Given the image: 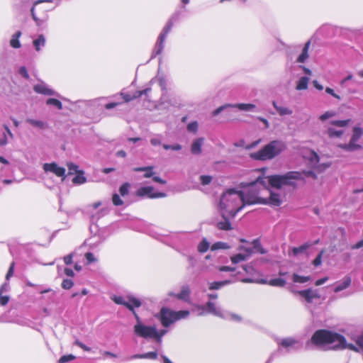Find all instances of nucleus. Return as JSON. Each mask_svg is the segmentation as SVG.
<instances>
[{"label": "nucleus", "instance_id": "nucleus-1", "mask_svg": "<svg viewBox=\"0 0 363 363\" xmlns=\"http://www.w3.org/2000/svg\"><path fill=\"white\" fill-rule=\"evenodd\" d=\"M299 177L298 173L287 172L283 175L259 176L250 183L242 182L240 186L245 188V190L228 189L223 194L220 200L221 213L224 216L228 214L230 218H233L245 205L257 202L265 203L264 201H261L258 196L259 190H257L256 188L259 185H262L264 188L270 183L274 186L279 187L284 184H293V179H297Z\"/></svg>", "mask_w": 363, "mask_h": 363}, {"label": "nucleus", "instance_id": "nucleus-2", "mask_svg": "<svg viewBox=\"0 0 363 363\" xmlns=\"http://www.w3.org/2000/svg\"><path fill=\"white\" fill-rule=\"evenodd\" d=\"M351 339L356 345L347 343L345 337L335 332L328 330H318L314 333L306 347L314 345L323 350H342L349 349L357 352H363V333L359 335H352Z\"/></svg>", "mask_w": 363, "mask_h": 363}, {"label": "nucleus", "instance_id": "nucleus-3", "mask_svg": "<svg viewBox=\"0 0 363 363\" xmlns=\"http://www.w3.org/2000/svg\"><path fill=\"white\" fill-rule=\"evenodd\" d=\"M296 173H298L300 174L299 178L297 179H293V184H284V186H294L296 185V182L298 180H302L305 177H313L315 178L316 176L315 173L313 171H303V172H295ZM269 186H271L272 187L280 189L284 185L279 187L274 186L272 185L270 183H268L265 187L263 188L262 185H259L257 186L256 189L259 190V197L260 198L261 201H264L265 203L263 202H257V203H269L271 206H279L282 203V200L281 199V196L279 194H277L275 192L271 191L268 189Z\"/></svg>", "mask_w": 363, "mask_h": 363}, {"label": "nucleus", "instance_id": "nucleus-4", "mask_svg": "<svg viewBox=\"0 0 363 363\" xmlns=\"http://www.w3.org/2000/svg\"><path fill=\"white\" fill-rule=\"evenodd\" d=\"M195 311H197L199 315L211 313L223 319L230 320L235 322H240L242 320V318L239 315L223 311L220 307L216 306V303L211 301L204 305L197 306L195 308Z\"/></svg>", "mask_w": 363, "mask_h": 363}, {"label": "nucleus", "instance_id": "nucleus-5", "mask_svg": "<svg viewBox=\"0 0 363 363\" xmlns=\"http://www.w3.org/2000/svg\"><path fill=\"white\" fill-rule=\"evenodd\" d=\"M286 148L284 142L273 140L259 151L252 153L251 157L257 160H272Z\"/></svg>", "mask_w": 363, "mask_h": 363}, {"label": "nucleus", "instance_id": "nucleus-6", "mask_svg": "<svg viewBox=\"0 0 363 363\" xmlns=\"http://www.w3.org/2000/svg\"><path fill=\"white\" fill-rule=\"evenodd\" d=\"M189 315V311H174L168 308L163 307L159 313L155 315L164 327H169L176 321L185 319Z\"/></svg>", "mask_w": 363, "mask_h": 363}, {"label": "nucleus", "instance_id": "nucleus-7", "mask_svg": "<svg viewBox=\"0 0 363 363\" xmlns=\"http://www.w3.org/2000/svg\"><path fill=\"white\" fill-rule=\"evenodd\" d=\"M54 9L51 1H38L31 9V15L38 26L44 23L47 18L46 12Z\"/></svg>", "mask_w": 363, "mask_h": 363}, {"label": "nucleus", "instance_id": "nucleus-8", "mask_svg": "<svg viewBox=\"0 0 363 363\" xmlns=\"http://www.w3.org/2000/svg\"><path fill=\"white\" fill-rule=\"evenodd\" d=\"M133 315L136 320L134 325L135 334L143 338H153V335L155 334V326H147L143 324L135 311H133Z\"/></svg>", "mask_w": 363, "mask_h": 363}, {"label": "nucleus", "instance_id": "nucleus-9", "mask_svg": "<svg viewBox=\"0 0 363 363\" xmlns=\"http://www.w3.org/2000/svg\"><path fill=\"white\" fill-rule=\"evenodd\" d=\"M363 134V129L361 127L355 126L352 130V135L349 143L339 145V147L346 151L353 152L361 149L362 146L358 143Z\"/></svg>", "mask_w": 363, "mask_h": 363}, {"label": "nucleus", "instance_id": "nucleus-10", "mask_svg": "<svg viewBox=\"0 0 363 363\" xmlns=\"http://www.w3.org/2000/svg\"><path fill=\"white\" fill-rule=\"evenodd\" d=\"M111 299L116 304L125 306L133 313L135 311V308H138L141 305V302L138 298L131 296H122L113 295L111 296Z\"/></svg>", "mask_w": 363, "mask_h": 363}, {"label": "nucleus", "instance_id": "nucleus-11", "mask_svg": "<svg viewBox=\"0 0 363 363\" xmlns=\"http://www.w3.org/2000/svg\"><path fill=\"white\" fill-rule=\"evenodd\" d=\"M173 26V22L172 20L169 21L166 26L162 29L161 33L160 34L157 41L155 44V46L154 48V50H152V58L155 57V56L160 55L163 48H164V43L165 41V38L169 31L171 30Z\"/></svg>", "mask_w": 363, "mask_h": 363}, {"label": "nucleus", "instance_id": "nucleus-12", "mask_svg": "<svg viewBox=\"0 0 363 363\" xmlns=\"http://www.w3.org/2000/svg\"><path fill=\"white\" fill-rule=\"evenodd\" d=\"M303 156L309 162V164L312 167L316 169L318 172H322L330 166V164H319V157L313 150H306L303 152Z\"/></svg>", "mask_w": 363, "mask_h": 363}, {"label": "nucleus", "instance_id": "nucleus-13", "mask_svg": "<svg viewBox=\"0 0 363 363\" xmlns=\"http://www.w3.org/2000/svg\"><path fill=\"white\" fill-rule=\"evenodd\" d=\"M228 107L236 108L240 111H251V112L257 111L256 105H255L253 104H225V105L221 106L218 107V108H216L213 112V115L217 116L221 111H223V110H225V108H227Z\"/></svg>", "mask_w": 363, "mask_h": 363}, {"label": "nucleus", "instance_id": "nucleus-14", "mask_svg": "<svg viewBox=\"0 0 363 363\" xmlns=\"http://www.w3.org/2000/svg\"><path fill=\"white\" fill-rule=\"evenodd\" d=\"M279 349L285 348L288 352L291 350H297L301 347L300 341L294 337H286L277 340Z\"/></svg>", "mask_w": 363, "mask_h": 363}, {"label": "nucleus", "instance_id": "nucleus-15", "mask_svg": "<svg viewBox=\"0 0 363 363\" xmlns=\"http://www.w3.org/2000/svg\"><path fill=\"white\" fill-rule=\"evenodd\" d=\"M137 196H146L150 199L164 198L166 196L165 193L155 192L152 186H143L138 189Z\"/></svg>", "mask_w": 363, "mask_h": 363}, {"label": "nucleus", "instance_id": "nucleus-16", "mask_svg": "<svg viewBox=\"0 0 363 363\" xmlns=\"http://www.w3.org/2000/svg\"><path fill=\"white\" fill-rule=\"evenodd\" d=\"M43 169L45 173H52L58 177H65V169L62 167H60L55 162L45 163L43 165Z\"/></svg>", "mask_w": 363, "mask_h": 363}, {"label": "nucleus", "instance_id": "nucleus-17", "mask_svg": "<svg viewBox=\"0 0 363 363\" xmlns=\"http://www.w3.org/2000/svg\"><path fill=\"white\" fill-rule=\"evenodd\" d=\"M242 281L244 283L257 282V283H261V284H268L270 286H278V287H283L286 284V281L281 278L272 279L269 280V282H267L264 279H251V278H245V279H242Z\"/></svg>", "mask_w": 363, "mask_h": 363}, {"label": "nucleus", "instance_id": "nucleus-18", "mask_svg": "<svg viewBox=\"0 0 363 363\" xmlns=\"http://www.w3.org/2000/svg\"><path fill=\"white\" fill-rule=\"evenodd\" d=\"M240 250H243L245 253H238L230 257V259L233 264H238L242 261L246 260L252 254L253 250L250 247L242 246L240 247Z\"/></svg>", "mask_w": 363, "mask_h": 363}, {"label": "nucleus", "instance_id": "nucleus-19", "mask_svg": "<svg viewBox=\"0 0 363 363\" xmlns=\"http://www.w3.org/2000/svg\"><path fill=\"white\" fill-rule=\"evenodd\" d=\"M150 83L151 84H155V83H157L158 85L160 86V87L161 88L162 91V97L160 99V101H161V104H164L166 102H168L167 101V96L166 95V85H167V83H166V80L164 79V77L162 76H157L156 77L153 78L151 81H150Z\"/></svg>", "mask_w": 363, "mask_h": 363}, {"label": "nucleus", "instance_id": "nucleus-20", "mask_svg": "<svg viewBox=\"0 0 363 363\" xmlns=\"http://www.w3.org/2000/svg\"><path fill=\"white\" fill-rule=\"evenodd\" d=\"M296 293L299 294L301 297H303L305 299V301L308 303H311L313 301V299L320 298V294L317 289L313 290L311 289H308L306 290L298 291Z\"/></svg>", "mask_w": 363, "mask_h": 363}, {"label": "nucleus", "instance_id": "nucleus-21", "mask_svg": "<svg viewBox=\"0 0 363 363\" xmlns=\"http://www.w3.org/2000/svg\"><path fill=\"white\" fill-rule=\"evenodd\" d=\"M34 91L40 94L47 96H58L54 90H52L48 84L44 82L37 84L33 87Z\"/></svg>", "mask_w": 363, "mask_h": 363}, {"label": "nucleus", "instance_id": "nucleus-22", "mask_svg": "<svg viewBox=\"0 0 363 363\" xmlns=\"http://www.w3.org/2000/svg\"><path fill=\"white\" fill-rule=\"evenodd\" d=\"M235 281H236L235 275H231L230 278L228 279L209 283L208 289L210 290H218L228 284L234 283Z\"/></svg>", "mask_w": 363, "mask_h": 363}, {"label": "nucleus", "instance_id": "nucleus-23", "mask_svg": "<svg viewBox=\"0 0 363 363\" xmlns=\"http://www.w3.org/2000/svg\"><path fill=\"white\" fill-rule=\"evenodd\" d=\"M351 81L352 83L353 84H359V82L355 80L354 79H353V75L352 74H349L347 77H345L344 79H342L340 82V84L342 88L343 89H347V92L349 94H355L357 93V90L356 89H351L349 87V82Z\"/></svg>", "mask_w": 363, "mask_h": 363}, {"label": "nucleus", "instance_id": "nucleus-24", "mask_svg": "<svg viewBox=\"0 0 363 363\" xmlns=\"http://www.w3.org/2000/svg\"><path fill=\"white\" fill-rule=\"evenodd\" d=\"M150 90V88H146L143 91H136L132 95L130 94L121 93V96L125 102H128L134 99L140 97L143 94L147 95Z\"/></svg>", "mask_w": 363, "mask_h": 363}, {"label": "nucleus", "instance_id": "nucleus-25", "mask_svg": "<svg viewBox=\"0 0 363 363\" xmlns=\"http://www.w3.org/2000/svg\"><path fill=\"white\" fill-rule=\"evenodd\" d=\"M311 45V41H307L303 48H302L301 54L298 56L296 60L297 63H305L309 57L308 50Z\"/></svg>", "mask_w": 363, "mask_h": 363}, {"label": "nucleus", "instance_id": "nucleus-26", "mask_svg": "<svg viewBox=\"0 0 363 363\" xmlns=\"http://www.w3.org/2000/svg\"><path fill=\"white\" fill-rule=\"evenodd\" d=\"M274 108L276 109L278 114L281 116H289L293 113V110L288 106L279 104L277 101L272 102Z\"/></svg>", "mask_w": 363, "mask_h": 363}, {"label": "nucleus", "instance_id": "nucleus-27", "mask_svg": "<svg viewBox=\"0 0 363 363\" xmlns=\"http://www.w3.org/2000/svg\"><path fill=\"white\" fill-rule=\"evenodd\" d=\"M204 138H199L196 139L191 144V152L194 155H199L201 152V147L203 145Z\"/></svg>", "mask_w": 363, "mask_h": 363}, {"label": "nucleus", "instance_id": "nucleus-28", "mask_svg": "<svg viewBox=\"0 0 363 363\" xmlns=\"http://www.w3.org/2000/svg\"><path fill=\"white\" fill-rule=\"evenodd\" d=\"M190 292L191 291L189 286L184 285L182 287L181 291L177 294H174V296H176L178 299L184 301H189ZM170 295H173V294H171Z\"/></svg>", "mask_w": 363, "mask_h": 363}, {"label": "nucleus", "instance_id": "nucleus-29", "mask_svg": "<svg viewBox=\"0 0 363 363\" xmlns=\"http://www.w3.org/2000/svg\"><path fill=\"white\" fill-rule=\"evenodd\" d=\"M157 358V353L156 352H149L144 354H137L132 355L128 358V359H155Z\"/></svg>", "mask_w": 363, "mask_h": 363}, {"label": "nucleus", "instance_id": "nucleus-30", "mask_svg": "<svg viewBox=\"0 0 363 363\" xmlns=\"http://www.w3.org/2000/svg\"><path fill=\"white\" fill-rule=\"evenodd\" d=\"M26 123L30 124V125H32L34 128H37L39 129H45L47 128V123L42 120H38V119H34V118H28L26 120Z\"/></svg>", "mask_w": 363, "mask_h": 363}, {"label": "nucleus", "instance_id": "nucleus-31", "mask_svg": "<svg viewBox=\"0 0 363 363\" xmlns=\"http://www.w3.org/2000/svg\"><path fill=\"white\" fill-rule=\"evenodd\" d=\"M351 284V279L349 277H345L340 282H339L335 288L334 289V291L335 293L340 292L345 289H347Z\"/></svg>", "mask_w": 363, "mask_h": 363}, {"label": "nucleus", "instance_id": "nucleus-32", "mask_svg": "<svg viewBox=\"0 0 363 363\" xmlns=\"http://www.w3.org/2000/svg\"><path fill=\"white\" fill-rule=\"evenodd\" d=\"M134 172H144L145 174L143 177L145 178H150L155 175V172L153 171V167H135L133 169Z\"/></svg>", "mask_w": 363, "mask_h": 363}, {"label": "nucleus", "instance_id": "nucleus-33", "mask_svg": "<svg viewBox=\"0 0 363 363\" xmlns=\"http://www.w3.org/2000/svg\"><path fill=\"white\" fill-rule=\"evenodd\" d=\"M222 216H223V220L219 221L217 223V227L220 230H228L231 229V224L228 219V217H230V216L228 214H225V216L223 214H222Z\"/></svg>", "mask_w": 363, "mask_h": 363}, {"label": "nucleus", "instance_id": "nucleus-34", "mask_svg": "<svg viewBox=\"0 0 363 363\" xmlns=\"http://www.w3.org/2000/svg\"><path fill=\"white\" fill-rule=\"evenodd\" d=\"M313 244L311 242H306L299 247H295L291 249V252L294 256H297L299 254L305 252Z\"/></svg>", "mask_w": 363, "mask_h": 363}, {"label": "nucleus", "instance_id": "nucleus-35", "mask_svg": "<svg viewBox=\"0 0 363 363\" xmlns=\"http://www.w3.org/2000/svg\"><path fill=\"white\" fill-rule=\"evenodd\" d=\"M21 35V31L16 32L11 37V39L10 40V45L13 48H21V45L19 41V38Z\"/></svg>", "mask_w": 363, "mask_h": 363}, {"label": "nucleus", "instance_id": "nucleus-36", "mask_svg": "<svg viewBox=\"0 0 363 363\" xmlns=\"http://www.w3.org/2000/svg\"><path fill=\"white\" fill-rule=\"evenodd\" d=\"M309 78L308 77H301L297 82L296 89L297 90H305L308 88Z\"/></svg>", "mask_w": 363, "mask_h": 363}, {"label": "nucleus", "instance_id": "nucleus-37", "mask_svg": "<svg viewBox=\"0 0 363 363\" xmlns=\"http://www.w3.org/2000/svg\"><path fill=\"white\" fill-rule=\"evenodd\" d=\"M33 46L37 51L40 50L41 48L45 46V38L43 35H39L36 39H35L33 42Z\"/></svg>", "mask_w": 363, "mask_h": 363}, {"label": "nucleus", "instance_id": "nucleus-38", "mask_svg": "<svg viewBox=\"0 0 363 363\" xmlns=\"http://www.w3.org/2000/svg\"><path fill=\"white\" fill-rule=\"evenodd\" d=\"M344 133L342 130H337L334 128H328L327 130V134L331 138H340Z\"/></svg>", "mask_w": 363, "mask_h": 363}, {"label": "nucleus", "instance_id": "nucleus-39", "mask_svg": "<svg viewBox=\"0 0 363 363\" xmlns=\"http://www.w3.org/2000/svg\"><path fill=\"white\" fill-rule=\"evenodd\" d=\"M210 247V243L206 238H203L198 245V251L199 252H206Z\"/></svg>", "mask_w": 363, "mask_h": 363}, {"label": "nucleus", "instance_id": "nucleus-40", "mask_svg": "<svg viewBox=\"0 0 363 363\" xmlns=\"http://www.w3.org/2000/svg\"><path fill=\"white\" fill-rule=\"evenodd\" d=\"M230 246L228 243L224 242H217L211 245V250H226L229 249Z\"/></svg>", "mask_w": 363, "mask_h": 363}, {"label": "nucleus", "instance_id": "nucleus-41", "mask_svg": "<svg viewBox=\"0 0 363 363\" xmlns=\"http://www.w3.org/2000/svg\"><path fill=\"white\" fill-rule=\"evenodd\" d=\"M310 279V277L300 276L297 274H294L293 275V281L296 283H305Z\"/></svg>", "mask_w": 363, "mask_h": 363}, {"label": "nucleus", "instance_id": "nucleus-42", "mask_svg": "<svg viewBox=\"0 0 363 363\" xmlns=\"http://www.w3.org/2000/svg\"><path fill=\"white\" fill-rule=\"evenodd\" d=\"M350 119L335 120V121H332L330 122V123L333 125H335V126H337L340 128H342V127L347 126L350 123Z\"/></svg>", "mask_w": 363, "mask_h": 363}, {"label": "nucleus", "instance_id": "nucleus-43", "mask_svg": "<svg viewBox=\"0 0 363 363\" xmlns=\"http://www.w3.org/2000/svg\"><path fill=\"white\" fill-rule=\"evenodd\" d=\"M167 333V330H161L160 331L157 330L155 328V334L153 335V338L156 340V341L159 343L162 342V337Z\"/></svg>", "mask_w": 363, "mask_h": 363}, {"label": "nucleus", "instance_id": "nucleus-44", "mask_svg": "<svg viewBox=\"0 0 363 363\" xmlns=\"http://www.w3.org/2000/svg\"><path fill=\"white\" fill-rule=\"evenodd\" d=\"M163 137L162 135H155L151 139H150V143L153 146H157L160 145L162 144Z\"/></svg>", "mask_w": 363, "mask_h": 363}, {"label": "nucleus", "instance_id": "nucleus-45", "mask_svg": "<svg viewBox=\"0 0 363 363\" xmlns=\"http://www.w3.org/2000/svg\"><path fill=\"white\" fill-rule=\"evenodd\" d=\"M130 187V185L129 183H124L123 185L121 186L119 188V193L122 196H125L128 194L129 193V189Z\"/></svg>", "mask_w": 363, "mask_h": 363}, {"label": "nucleus", "instance_id": "nucleus-46", "mask_svg": "<svg viewBox=\"0 0 363 363\" xmlns=\"http://www.w3.org/2000/svg\"><path fill=\"white\" fill-rule=\"evenodd\" d=\"M46 104L48 105L55 106L60 110L62 108V103L58 99H48L46 101Z\"/></svg>", "mask_w": 363, "mask_h": 363}, {"label": "nucleus", "instance_id": "nucleus-47", "mask_svg": "<svg viewBox=\"0 0 363 363\" xmlns=\"http://www.w3.org/2000/svg\"><path fill=\"white\" fill-rule=\"evenodd\" d=\"M253 249L260 252L261 254H264L266 252L265 250L262 247L260 242L258 240H255L252 242Z\"/></svg>", "mask_w": 363, "mask_h": 363}, {"label": "nucleus", "instance_id": "nucleus-48", "mask_svg": "<svg viewBox=\"0 0 363 363\" xmlns=\"http://www.w3.org/2000/svg\"><path fill=\"white\" fill-rule=\"evenodd\" d=\"M72 182L74 184H82L86 182V178L82 175V174H78L73 178Z\"/></svg>", "mask_w": 363, "mask_h": 363}, {"label": "nucleus", "instance_id": "nucleus-49", "mask_svg": "<svg viewBox=\"0 0 363 363\" xmlns=\"http://www.w3.org/2000/svg\"><path fill=\"white\" fill-rule=\"evenodd\" d=\"M74 285V282L72 280L69 279H65L62 281V287L64 289H70Z\"/></svg>", "mask_w": 363, "mask_h": 363}, {"label": "nucleus", "instance_id": "nucleus-50", "mask_svg": "<svg viewBox=\"0 0 363 363\" xmlns=\"http://www.w3.org/2000/svg\"><path fill=\"white\" fill-rule=\"evenodd\" d=\"M335 115V111H326L325 113H324L323 114L320 116L319 118L322 121H325V120H327V119H328L330 118L333 117Z\"/></svg>", "mask_w": 363, "mask_h": 363}, {"label": "nucleus", "instance_id": "nucleus-51", "mask_svg": "<svg viewBox=\"0 0 363 363\" xmlns=\"http://www.w3.org/2000/svg\"><path fill=\"white\" fill-rule=\"evenodd\" d=\"M112 201H113V205L117 206H121L123 204V200L121 199L119 195H118L117 194H113V195L112 196Z\"/></svg>", "mask_w": 363, "mask_h": 363}, {"label": "nucleus", "instance_id": "nucleus-52", "mask_svg": "<svg viewBox=\"0 0 363 363\" xmlns=\"http://www.w3.org/2000/svg\"><path fill=\"white\" fill-rule=\"evenodd\" d=\"M163 147H164V149H165L167 150H176V151L180 150L182 148V145L179 144H174V145L164 144V145H163Z\"/></svg>", "mask_w": 363, "mask_h": 363}, {"label": "nucleus", "instance_id": "nucleus-53", "mask_svg": "<svg viewBox=\"0 0 363 363\" xmlns=\"http://www.w3.org/2000/svg\"><path fill=\"white\" fill-rule=\"evenodd\" d=\"M74 359H75V357L72 354L63 355L60 358L58 362L59 363H66V362H70Z\"/></svg>", "mask_w": 363, "mask_h": 363}, {"label": "nucleus", "instance_id": "nucleus-54", "mask_svg": "<svg viewBox=\"0 0 363 363\" xmlns=\"http://www.w3.org/2000/svg\"><path fill=\"white\" fill-rule=\"evenodd\" d=\"M198 123L196 121H194L188 124L187 130L189 132L196 133L198 130Z\"/></svg>", "mask_w": 363, "mask_h": 363}, {"label": "nucleus", "instance_id": "nucleus-55", "mask_svg": "<svg viewBox=\"0 0 363 363\" xmlns=\"http://www.w3.org/2000/svg\"><path fill=\"white\" fill-rule=\"evenodd\" d=\"M69 174L79 173L78 166L72 162L67 163Z\"/></svg>", "mask_w": 363, "mask_h": 363}, {"label": "nucleus", "instance_id": "nucleus-56", "mask_svg": "<svg viewBox=\"0 0 363 363\" xmlns=\"http://www.w3.org/2000/svg\"><path fill=\"white\" fill-rule=\"evenodd\" d=\"M324 253V250H321L320 252L316 258L313 260V264L315 267H318L322 264V257Z\"/></svg>", "mask_w": 363, "mask_h": 363}, {"label": "nucleus", "instance_id": "nucleus-57", "mask_svg": "<svg viewBox=\"0 0 363 363\" xmlns=\"http://www.w3.org/2000/svg\"><path fill=\"white\" fill-rule=\"evenodd\" d=\"M74 345L78 346V347H79L80 348H82L84 351H86V352L91 351V347L86 346V345H84L83 342H82L79 340H76L74 341Z\"/></svg>", "mask_w": 363, "mask_h": 363}, {"label": "nucleus", "instance_id": "nucleus-58", "mask_svg": "<svg viewBox=\"0 0 363 363\" xmlns=\"http://www.w3.org/2000/svg\"><path fill=\"white\" fill-rule=\"evenodd\" d=\"M85 258H86L88 264L96 262V260H97L96 258L93 255V253H91V252H86L85 254Z\"/></svg>", "mask_w": 363, "mask_h": 363}, {"label": "nucleus", "instance_id": "nucleus-59", "mask_svg": "<svg viewBox=\"0 0 363 363\" xmlns=\"http://www.w3.org/2000/svg\"><path fill=\"white\" fill-rule=\"evenodd\" d=\"M211 180L212 177L211 176L202 175L200 177V181L203 185L208 184Z\"/></svg>", "mask_w": 363, "mask_h": 363}, {"label": "nucleus", "instance_id": "nucleus-60", "mask_svg": "<svg viewBox=\"0 0 363 363\" xmlns=\"http://www.w3.org/2000/svg\"><path fill=\"white\" fill-rule=\"evenodd\" d=\"M325 92L330 95H331L332 96H333L334 98L338 99V100H341V97L340 95L337 94L335 91L330 88V87H326L325 89Z\"/></svg>", "mask_w": 363, "mask_h": 363}, {"label": "nucleus", "instance_id": "nucleus-61", "mask_svg": "<svg viewBox=\"0 0 363 363\" xmlns=\"http://www.w3.org/2000/svg\"><path fill=\"white\" fill-rule=\"evenodd\" d=\"M15 263L13 262L9 269V271L6 275V279L9 280L13 274Z\"/></svg>", "mask_w": 363, "mask_h": 363}, {"label": "nucleus", "instance_id": "nucleus-62", "mask_svg": "<svg viewBox=\"0 0 363 363\" xmlns=\"http://www.w3.org/2000/svg\"><path fill=\"white\" fill-rule=\"evenodd\" d=\"M107 211L104 208L101 209L99 212L96 214H92L91 217L93 220H98L101 216H103L106 213Z\"/></svg>", "mask_w": 363, "mask_h": 363}, {"label": "nucleus", "instance_id": "nucleus-63", "mask_svg": "<svg viewBox=\"0 0 363 363\" xmlns=\"http://www.w3.org/2000/svg\"><path fill=\"white\" fill-rule=\"evenodd\" d=\"M243 269L245 271V272L247 274H253L254 272H255L253 267L250 264L243 266Z\"/></svg>", "mask_w": 363, "mask_h": 363}, {"label": "nucleus", "instance_id": "nucleus-64", "mask_svg": "<svg viewBox=\"0 0 363 363\" xmlns=\"http://www.w3.org/2000/svg\"><path fill=\"white\" fill-rule=\"evenodd\" d=\"M19 74L23 76L24 78L28 79L29 77L28 73L27 72V69L25 67H20Z\"/></svg>", "mask_w": 363, "mask_h": 363}]
</instances>
